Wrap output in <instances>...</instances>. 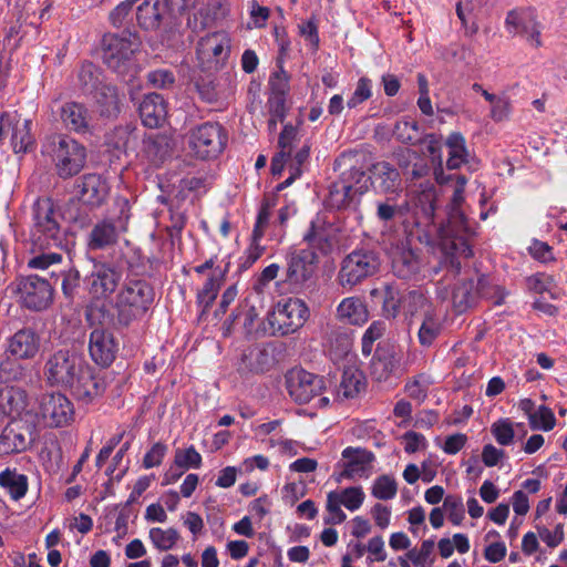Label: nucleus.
Masks as SVG:
<instances>
[{"instance_id":"obj_5","label":"nucleus","mask_w":567,"mask_h":567,"mask_svg":"<svg viewBox=\"0 0 567 567\" xmlns=\"http://www.w3.org/2000/svg\"><path fill=\"white\" fill-rule=\"evenodd\" d=\"M141 45L136 34H107L103 39V61L114 72L125 75L134 66L133 55Z\"/></svg>"},{"instance_id":"obj_51","label":"nucleus","mask_w":567,"mask_h":567,"mask_svg":"<svg viewBox=\"0 0 567 567\" xmlns=\"http://www.w3.org/2000/svg\"><path fill=\"white\" fill-rule=\"evenodd\" d=\"M202 455L190 445L187 449H176L174 453V465L181 470L199 468L202 466Z\"/></svg>"},{"instance_id":"obj_15","label":"nucleus","mask_w":567,"mask_h":567,"mask_svg":"<svg viewBox=\"0 0 567 567\" xmlns=\"http://www.w3.org/2000/svg\"><path fill=\"white\" fill-rule=\"evenodd\" d=\"M341 455L342 462L338 464L340 471L334 473L337 483H341L344 480L367 478L370 475L375 460L371 451L348 446L342 451Z\"/></svg>"},{"instance_id":"obj_8","label":"nucleus","mask_w":567,"mask_h":567,"mask_svg":"<svg viewBox=\"0 0 567 567\" xmlns=\"http://www.w3.org/2000/svg\"><path fill=\"white\" fill-rule=\"evenodd\" d=\"M84 365V359L75 351L59 350L45 362L44 375L50 385L70 389Z\"/></svg>"},{"instance_id":"obj_4","label":"nucleus","mask_w":567,"mask_h":567,"mask_svg":"<svg viewBox=\"0 0 567 567\" xmlns=\"http://www.w3.org/2000/svg\"><path fill=\"white\" fill-rule=\"evenodd\" d=\"M228 134L218 122H205L187 133L189 154L202 161L217 158L226 148Z\"/></svg>"},{"instance_id":"obj_41","label":"nucleus","mask_w":567,"mask_h":567,"mask_svg":"<svg viewBox=\"0 0 567 567\" xmlns=\"http://www.w3.org/2000/svg\"><path fill=\"white\" fill-rule=\"evenodd\" d=\"M365 388V378L359 369L348 367L343 370L339 385V394L350 399L357 396Z\"/></svg>"},{"instance_id":"obj_47","label":"nucleus","mask_w":567,"mask_h":567,"mask_svg":"<svg viewBox=\"0 0 567 567\" xmlns=\"http://www.w3.org/2000/svg\"><path fill=\"white\" fill-rule=\"evenodd\" d=\"M449 147V158L446 166L449 169H456L461 167L467 157L465 140L460 133H452L446 141Z\"/></svg>"},{"instance_id":"obj_49","label":"nucleus","mask_w":567,"mask_h":567,"mask_svg":"<svg viewBox=\"0 0 567 567\" xmlns=\"http://www.w3.org/2000/svg\"><path fill=\"white\" fill-rule=\"evenodd\" d=\"M478 285V300L487 299L492 300L494 305H502L505 297L506 291L501 286H497L492 282L491 278L481 275L477 277Z\"/></svg>"},{"instance_id":"obj_62","label":"nucleus","mask_w":567,"mask_h":567,"mask_svg":"<svg viewBox=\"0 0 567 567\" xmlns=\"http://www.w3.org/2000/svg\"><path fill=\"white\" fill-rule=\"evenodd\" d=\"M62 259V254L58 251L41 252L29 259L28 267L32 269L45 270L51 266L61 264Z\"/></svg>"},{"instance_id":"obj_25","label":"nucleus","mask_w":567,"mask_h":567,"mask_svg":"<svg viewBox=\"0 0 567 567\" xmlns=\"http://www.w3.org/2000/svg\"><path fill=\"white\" fill-rule=\"evenodd\" d=\"M125 231L126 219L118 218L116 220H101L92 228L89 235L87 246L91 250L105 249L115 245L120 234Z\"/></svg>"},{"instance_id":"obj_13","label":"nucleus","mask_w":567,"mask_h":567,"mask_svg":"<svg viewBox=\"0 0 567 567\" xmlns=\"http://www.w3.org/2000/svg\"><path fill=\"white\" fill-rule=\"evenodd\" d=\"M38 416L48 427H63L74 420V406L63 393H44L39 399Z\"/></svg>"},{"instance_id":"obj_53","label":"nucleus","mask_w":567,"mask_h":567,"mask_svg":"<svg viewBox=\"0 0 567 567\" xmlns=\"http://www.w3.org/2000/svg\"><path fill=\"white\" fill-rule=\"evenodd\" d=\"M27 374V368L17 360L6 359L0 363V382L21 381Z\"/></svg>"},{"instance_id":"obj_52","label":"nucleus","mask_w":567,"mask_h":567,"mask_svg":"<svg viewBox=\"0 0 567 567\" xmlns=\"http://www.w3.org/2000/svg\"><path fill=\"white\" fill-rule=\"evenodd\" d=\"M364 498V492L360 486L347 487L341 492H337L338 502L351 512L359 509L362 506Z\"/></svg>"},{"instance_id":"obj_44","label":"nucleus","mask_w":567,"mask_h":567,"mask_svg":"<svg viewBox=\"0 0 567 567\" xmlns=\"http://www.w3.org/2000/svg\"><path fill=\"white\" fill-rule=\"evenodd\" d=\"M396 367V359L393 352L377 351L370 364V372L374 380L386 381Z\"/></svg>"},{"instance_id":"obj_54","label":"nucleus","mask_w":567,"mask_h":567,"mask_svg":"<svg viewBox=\"0 0 567 567\" xmlns=\"http://www.w3.org/2000/svg\"><path fill=\"white\" fill-rule=\"evenodd\" d=\"M310 155V145L305 144L299 148L296 154L290 156L289 172L290 176L282 183L281 186L290 185L296 178L300 177L302 166L308 161Z\"/></svg>"},{"instance_id":"obj_42","label":"nucleus","mask_w":567,"mask_h":567,"mask_svg":"<svg viewBox=\"0 0 567 567\" xmlns=\"http://www.w3.org/2000/svg\"><path fill=\"white\" fill-rule=\"evenodd\" d=\"M136 128L132 125L116 126L106 134L105 144L110 150L117 153H125L130 145L136 141Z\"/></svg>"},{"instance_id":"obj_43","label":"nucleus","mask_w":567,"mask_h":567,"mask_svg":"<svg viewBox=\"0 0 567 567\" xmlns=\"http://www.w3.org/2000/svg\"><path fill=\"white\" fill-rule=\"evenodd\" d=\"M421 261L417 255L410 249H402L396 252L392 260L394 274L401 278H410L420 269Z\"/></svg>"},{"instance_id":"obj_45","label":"nucleus","mask_w":567,"mask_h":567,"mask_svg":"<svg viewBox=\"0 0 567 567\" xmlns=\"http://www.w3.org/2000/svg\"><path fill=\"white\" fill-rule=\"evenodd\" d=\"M0 485L6 488L10 496L18 501L28 492V478L16 470L7 468L0 473Z\"/></svg>"},{"instance_id":"obj_64","label":"nucleus","mask_w":567,"mask_h":567,"mask_svg":"<svg viewBox=\"0 0 567 567\" xmlns=\"http://www.w3.org/2000/svg\"><path fill=\"white\" fill-rule=\"evenodd\" d=\"M167 453V446L162 443L157 442L152 445V447L146 452V454L143 457V466L144 468H153L156 466H159Z\"/></svg>"},{"instance_id":"obj_56","label":"nucleus","mask_w":567,"mask_h":567,"mask_svg":"<svg viewBox=\"0 0 567 567\" xmlns=\"http://www.w3.org/2000/svg\"><path fill=\"white\" fill-rule=\"evenodd\" d=\"M556 424V417L553 411L540 405L533 415H530L529 425L533 430L550 431Z\"/></svg>"},{"instance_id":"obj_35","label":"nucleus","mask_w":567,"mask_h":567,"mask_svg":"<svg viewBox=\"0 0 567 567\" xmlns=\"http://www.w3.org/2000/svg\"><path fill=\"white\" fill-rule=\"evenodd\" d=\"M337 317L343 322L361 326L368 321L369 312L360 298L348 297L339 303Z\"/></svg>"},{"instance_id":"obj_12","label":"nucleus","mask_w":567,"mask_h":567,"mask_svg":"<svg viewBox=\"0 0 567 567\" xmlns=\"http://www.w3.org/2000/svg\"><path fill=\"white\" fill-rule=\"evenodd\" d=\"M370 176L358 167L343 172L330 189V200L337 208H346L368 190Z\"/></svg>"},{"instance_id":"obj_26","label":"nucleus","mask_w":567,"mask_h":567,"mask_svg":"<svg viewBox=\"0 0 567 567\" xmlns=\"http://www.w3.org/2000/svg\"><path fill=\"white\" fill-rule=\"evenodd\" d=\"M370 181L374 189L381 194L398 195L402 192V179L399 171L388 162H377L370 167Z\"/></svg>"},{"instance_id":"obj_39","label":"nucleus","mask_w":567,"mask_h":567,"mask_svg":"<svg viewBox=\"0 0 567 567\" xmlns=\"http://www.w3.org/2000/svg\"><path fill=\"white\" fill-rule=\"evenodd\" d=\"M442 328V319L437 309L425 313L422 317L421 326L417 332V338L421 346H432L436 338L440 336Z\"/></svg>"},{"instance_id":"obj_23","label":"nucleus","mask_w":567,"mask_h":567,"mask_svg":"<svg viewBox=\"0 0 567 567\" xmlns=\"http://www.w3.org/2000/svg\"><path fill=\"white\" fill-rule=\"evenodd\" d=\"M110 187L99 174L90 173L78 178L74 184V195L92 208L100 207L109 197Z\"/></svg>"},{"instance_id":"obj_37","label":"nucleus","mask_w":567,"mask_h":567,"mask_svg":"<svg viewBox=\"0 0 567 567\" xmlns=\"http://www.w3.org/2000/svg\"><path fill=\"white\" fill-rule=\"evenodd\" d=\"M94 97L102 116L113 117L120 113L121 100L114 85L101 83L95 89Z\"/></svg>"},{"instance_id":"obj_16","label":"nucleus","mask_w":567,"mask_h":567,"mask_svg":"<svg viewBox=\"0 0 567 567\" xmlns=\"http://www.w3.org/2000/svg\"><path fill=\"white\" fill-rule=\"evenodd\" d=\"M111 330V327L101 322L100 316L99 324L92 329L89 338V354L102 368L110 367L118 351V342Z\"/></svg>"},{"instance_id":"obj_28","label":"nucleus","mask_w":567,"mask_h":567,"mask_svg":"<svg viewBox=\"0 0 567 567\" xmlns=\"http://www.w3.org/2000/svg\"><path fill=\"white\" fill-rule=\"evenodd\" d=\"M332 230L329 225L317 216L311 223L307 233L303 235V241L307 243L306 249L315 250L318 257L329 255L333 249Z\"/></svg>"},{"instance_id":"obj_36","label":"nucleus","mask_w":567,"mask_h":567,"mask_svg":"<svg viewBox=\"0 0 567 567\" xmlns=\"http://www.w3.org/2000/svg\"><path fill=\"white\" fill-rule=\"evenodd\" d=\"M297 134V128L293 125L287 124L284 126L278 140L280 151L271 159V169L274 174L281 173L285 164H290L292 143L296 140Z\"/></svg>"},{"instance_id":"obj_63","label":"nucleus","mask_w":567,"mask_h":567,"mask_svg":"<svg viewBox=\"0 0 567 567\" xmlns=\"http://www.w3.org/2000/svg\"><path fill=\"white\" fill-rule=\"evenodd\" d=\"M417 131L419 128L415 122L401 120L396 122L393 135L402 143H413L416 140Z\"/></svg>"},{"instance_id":"obj_30","label":"nucleus","mask_w":567,"mask_h":567,"mask_svg":"<svg viewBox=\"0 0 567 567\" xmlns=\"http://www.w3.org/2000/svg\"><path fill=\"white\" fill-rule=\"evenodd\" d=\"M441 250L443 254L442 264L452 276H456L461 271L460 258H470L473 255L471 246L462 238L443 240Z\"/></svg>"},{"instance_id":"obj_1","label":"nucleus","mask_w":567,"mask_h":567,"mask_svg":"<svg viewBox=\"0 0 567 567\" xmlns=\"http://www.w3.org/2000/svg\"><path fill=\"white\" fill-rule=\"evenodd\" d=\"M155 290L146 279L126 277L110 308L101 306L97 311L101 322L114 331L122 332L142 321L153 307Z\"/></svg>"},{"instance_id":"obj_50","label":"nucleus","mask_w":567,"mask_h":567,"mask_svg":"<svg viewBox=\"0 0 567 567\" xmlns=\"http://www.w3.org/2000/svg\"><path fill=\"white\" fill-rule=\"evenodd\" d=\"M398 493V484L394 477L390 475H381L373 482L371 494L380 501H389L395 497Z\"/></svg>"},{"instance_id":"obj_38","label":"nucleus","mask_w":567,"mask_h":567,"mask_svg":"<svg viewBox=\"0 0 567 567\" xmlns=\"http://www.w3.org/2000/svg\"><path fill=\"white\" fill-rule=\"evenodd\" d=\"M436 307L421 290H410L403 293L402 311L411 318L431 312Z\"/></svg>"},{"instance_id":"obj_24","label":"nucleus","mask_w":567,"mask_h":567,"mask_svg":"<svg viewBox=\"0 0 567 567\" xmlns=\"http://www.w3.org/2000/svg\"><path fill=\"white\" fill-rule=\"evenodd\" d=\"M275 364L276 358L272 346L257 344L244 351L238 364V372L243 375L260 374L269 371Z\"/></svg>"},{"instance_id":"obj_57","label":"nucleus","mask_w":567,"mask_h":567,"mask_svg":"<svg viewBox=\"0 0 567 567\" xmlns=\"http://www.w3.org/2000/svg\"><path fill=\"white\" fill-rule=\"evenodd\" d=\"M372 96V81L365 76L358 80L354 92L347 101L349 109H355Z\"/></svg>"},{"instance_id":"obj_20","label":"nucleus","mask_w":567,"mask_h":567,"mask_svg":"<svg viewBox=\"0 0 567 567\" xmlns=\"http://www.w3.org/2000/svg\"><path fill=\"white\" fill-rule=\"evenodd\" d=\"M216 264L217 255H214L202 265L194 267V271L198 275H204L207 270H210V274L196 296L197 303L203 310H207L216 300L219 289L225 281L226 272L228 271L227 267L220 268Z\"/></svg>"},{"instance_id":"obj_11","label":"nucleus","mask_w":567,"mask_h":567,"mask_svg":"<svg viewBox=\"0 0 567 567\" xmlns=\"http://www.w3.org/2000/svg\"><path fill=\"white\" fill-rule=\"evenodd\" d=\"M89 295L95 300H106L120 289L123 279L121 268L109 261H94L85 277Z\"/></svg>"},{"instance_id":"obj_31","label":"nucleus","mask_w":567,"mask_h":567,"mask_svg":"<svg viewBox=\"0 0 567 567\" xmlns=\"http://www.w3.org/2000/svg\"><path fill=\"white\" fill-rule=\"evenodd\" d=\"M40 348V338L31 329H21L10 339L9 352L16 359H32L37 355Z\"/></svg>"},{"instance_id":"obj_19","label":"nucleus","mask_w":567,"mask_h":567,"mask_svg":"<svg viewBox=\"0 0 567 567\" xmlns=\"http://www.w3.org/2000/svg\"><path fill=\"white\" fill-rule=\"evenodd\" d=\"M230 52V39L224 31L209 33L198 41L197 59L203 69L217 70Z\"/></svg>"},{"instance_id":"obj_17","label":"nucleus","mask_w":567,"mask_h":567,"mask_svg":"<svg viewBox=\"0 0 567 567\" xmlns=\"http://www.w3.org/2000/svg\"><path fill=\"white\" fill-rule=\"evenodd\" d=\"M33 430L24 420H11L0 433V457L27 451L34 441Z\"/></svg>"},{"instance_id":"obj_27","label":"nucleus","mask_w":567,"mask_h":567,"mask_svg":"<svg viewBox=\"0 0 567 567\" xmlns=\"http://www.w3.org/2000/svg\"><path fill=\"white\" fill-rule=\"evenodd\" d=\"M60 115L69 131L81 135L92 133L93 116L83 103L73 101L64 103Z\"/></svg>"},{"instance_id":"obj_2","label":"nucleus","mask_w":567,"mask_h":567,"mask_svg":"<svg viewBox=\"0 0 567 567\" xmlns=\"http://www.w3.org/2000/svg\"><path fill=\"white\" fill-rule=\"evenodd\" d=\"M62 220L63 217L51 198H38L32 206L31 240L33 247L39 250L62 249L65 241Z\"/></svg>"},{"instance_id":"obj_61","label":"nucleus","mask_w":567,"mask_h":567,"mask_svg":"<svg viewBox=\"0 0 567 567\" xmlns=\"http://www.w3.org/2000/svg\"><path fill=\"white\" fill-rule=\"evenodd\" d=\"M81 276L80 271L72 267L66 271H63L62 280V292L69 300H73L79 288H80Z\"/></svg>"},{"instance_id":"obj_9","label":"nucleus","mask_w":567,"mask_h":567,"mask_svg":"<svg viewBox=\"0 0 567 567\" xmlns=\"http://www.w3.org/2000/svg\"><path fill=\"white\" fill-rule=\"evenodd\" d=\"M379 267L380 259L374 251L368 249L353 250L341 262L338 282L343 288H352L377 274Z\"/></svg>"},{"instance_id":"obj_18","label":"nucleus","mask_w":567,"mask_h":567,"mask_svg":"<svg viewBox=\"0 0 567 567\" xmlns=\"http://www.w3.org/2000/svg\"><path fill=\"white\" fill-rule=\"evenodd\" d=\"M19 291L21 300L25 308L34 311L48 309L54 298L52 285L38 275H30L20 280Z\"/></svg>"},{"instance_id":"obj_32","label":"nucleus","mask_w":567,"mask_h":567,"mask_svg":"<svg viewBox=\"0 0 567 567\" xmlns=\"http://www.w3.org/2000/svg\"><path fill=\"white\" fill-rule=\"evenodd\" d=\"M168 13L171 12L164 0H144L137 7L136 18L143 29L154 30Z\"/></svg>"},{"instance_id":"obj_55","label":"nucleus","mask_w":567,"mask_h":567,"mask_svg":"<svg viewBox=\"0 0 567 567\" xmlns=\"http://www.w3.org/2000/svg\"><path fill=\"white\" fill-rule=\"evenodd\" d=\"M443 508L453 525H461L465 516L464 504L461 496L447 495L443 501Z\"/></svg>"},{"instance_id":"obj_21","label":"nucleus","mask_w":567,"mask_h":567,"mask_svg":"<svg viewBox=\"0 0 567 567\" xmlns=\"http://www.w3.org/2000/svg\"><path fill=\"white\" fill-rule=\"evenodd\" d=\"M107 388L106 375L85 363L70 390L78 401L90 404L100 399Z\"/></svg>"},{"instance_id":"obj_59","label":"nucleus","mask_w":567,"mask_h":567,"mask_svg":"<svg viewBox=\"0 0 567 567\" xmlns=\"http://www.w3.org/2000/svg\"><path fill=\"white\" fill-rule=\"evenodd\" d=\"M491 432L499 445H509L514 440L513 424L508 419H501L492 424Z\"/></svg>"},{"instance_id":"obj_14","label":"nucleus","mask_w":567,"mask_h":567,"mask_svg":"<svg viewBox=\"0 0 567 567\" xmlns=\"http://www.w3.org/2000/svg\"><path fill=\"white\" fill-rule=\"evenodd\" d=\"M31 121L21 118L18 112H3L0 115V143L10 137V144L16 154H25L34 147L31 134Z\"/></svg>"},{"instance_id":"obj_34","label":"nucleus","mask_w":567,"mask_h":567,"mask_svg":"<svg viewBox=\"0 0 567 567\" xmlns=\"http://www.w3.org/2000/svg\"><path fill=\"white\" fill-rule=\"evenodd\" d=\"M27 406V392L19 386L3 385L0 388V415H19Z\"/></svg>"},{"instance_id":"obj_29","label":"nucleus","mask_w":567,"mask_h":567,"mask_svg":"<svg viewBox=\"0 0 567 567\" xmlns=\"http://www.w3.org/2000/svg\"><path fill=\"white\" fill-rule=\"evenodd\" d=\"M142 123L155 128L161 126L167 115V104L164 97L158 93L146 94L138 107Z\"/></svg>"},{"instance_id":"obj_40","label":"nucleus","mask_w":567,"mask_h":567,"mask_svg":"<svg viewBox=\"0 0 567 567\" xmlns=\"http://www.w3.org/2000/svg\"><path fill=\"white\" fill-rule=\"evenodd\" d=\"M454 306L458 309H466L478 301V285L476 279H464L460 281L452 292Z\"/></svg>"},{"instance_id":"obj_58","label":"nucleus","mask_w":567,"mask_h":567,"mask_svg":"<svg viewBox=\"0 0 567 567\" xmlns=\"http://www.w3.org/2000/svg\"><path fill=\"white\" fill-rule=\"evenodd\" d=\"M386 330V323L383 320L373 321L365 330L362 337V353L369 355L372 352L374 341L380 339Z\"/></svg>"},{"instance_id":"obj_10","label":"nucleus","mask_w":567,"mask_h":567,"mask_svg":"<svg viewBox=\"0 0 567 567\" xmlns=\"http://www.w3.org/2000/svg\"><path fill=\"white\" fill-rule=\"evenodd\" d=\"M309 315L306 302L299 298H285L277 302L268 316L274 333L287 336L301 328Z\"/></svg>"},{"instance_id":"obj_46","label":"nucleus","mask_w":567,"mask_h":567,"mask_svg":"<svg viewBox=\"0 0 567 567\" xmlns=\"http://www.w3.org/2000/svg\"><path fill=\"white\" fill-rule=\"evenodd\" d=\"M275 206H276V200L274 198L265 197L261 200V204H260V207H259V210L257 214L255 227H254V230L251 234V238L255 241H260L261 238L266 235V230L268 228L272 229L271 216H272V209L275 208Z\"/></svg>"},{"instance_id":"obj_60","label":"nucleus","mask_w":567,"mask_h":567,"mask_svg":"<svg viewBox=\"0 0 567 567\" xmlns=\"http://www.w3.org/2000/svg\"><path fill=\"white\" fill-rule=\"evenodd\" d=\"M403 295H400L392 286H386L383 299V311L388 317L395 318L402 310Z\"/></svg>"},{"instance_id":"obj_6","label":"nucleus","mask_w":567,"mask_h":567,"mask_svg":"<svg viewBox=\"0 0 567 567\" xmlns=\"http://www.w3.org/2000/svg\"><path fill=\"white\" fill-rule=\"evenodd\" d=\"M50 148V156L59 177L71 178L84 168L86 150L78 141L65 135L56 136Z\"/></svg>"},{"instance_id":"obj_22","label":"nucleus","mask_w":567,"mask_h":567,"mask_svg":"<svg viewBox=\"0 0 567 567\" xmlns=\"http://www.w3.org/2000/svg\"><path fill=\"white\" fill-rule=\"evenodd\" d=\"M505 24L509 32L525 37L535 48L542 45L540 24L534 9L518 8L509 11Z\"/></svg>"},{"instance_id":"obj_48","label":"nucleus","mask_w":567,"mask_h":567,"mask_svg":"<svg viewBox=\"0 0 567 567\" xmlns=\"http://www.w3.org/2000/svg\"><path fill=\"white\" fill-rule=\"evenodd\" d=\"M179 538V533L174 528L163 529L161 527H153L150 529V539L154 547L161 551L172 549Z\"/></svg>"},{"instance_id":"obj_3","label":"nucleus","mask_w":567,"mask_h":567,"mask_svg":"<svg viewBox=\"0 0 567 567\" xmlns=\"http://www.w3.org/2000/svg\"><path fill=\"white\" fill-rule=\"evenodd\" d=\"M285 261L282 284L291 292H302L315 286L319 265V257L315 250H290L287 252Z\"/></svg>"},{"instance_id":"obj_7","label":"nucleus","mask_w":567,"mask_h":567,"mask_svg":"<svg viewBox=\"0 0 567 567\" xmlns=\"http://www.w3.org/2000/svg\"><path fill=\"white\" fill-rule=\"evenodd\" d=\"M285 379L289 396L298 404L309 403L317 396H320V406L329 404V399L321 396L326 391V380L323 377L301 368H295L287 372Z\"/></svg>"},{"instance_id":"obj_33","label":"nucleus","mask_w":567,"mask_h":567,"mask_svg":"<svg viewBox=\"0 0 567 567\" xmlns=\"http://www.w3.org/2000/svg\"><path fill=\"white\" fill-rule=\"evenodd\" d=\"M172 150L171 141L165 135L150 134L143 140V154L154 166L163 164L171 156Z\"/></svg>"}]
</instances>
